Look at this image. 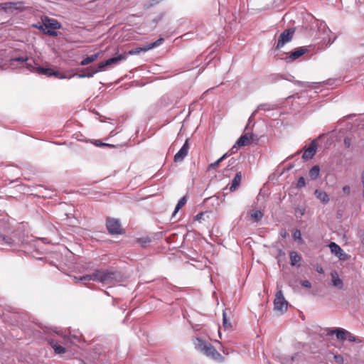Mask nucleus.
Listing matches in <instances>:
<instances>
[{
	"mask_svg": "<svg viewBox=\"0 0 364 364\" xmlns=\"http://www.w3.org/2000/svg\"><path fill=\"white\" fill-rule=\"evenodd\" d=\"M162 41H163V38H160V39L156 41L155 42L149 43L144 47H139V48L132 49L128 53H127V55H133L139 54L142 52L145 53L152 48H154L159 46L161 43Z\"/></svg>",
	"mask_w": 364,
	"mask_h": 364,
	"instance_id": "7",
	"label": "nucleus"
},
{
	"mask_svg": "<svg viewBox=\"0 0 364 364\" xmlns=\"http://www.w3.org/2000/svg\"><path fill=\"white\" fill-rule=\"evenodd\" d=\"M96 73H97V71L92 70V71L89 72V73H83V74H78L77 75V77L79 78H85V77H88L89 78V77H93L94 75L96 74Z\"/></svg>",
	"mask_w": 364,
	"mask_h": 364,
	"instance_id": "32",
	"label": "nucleus"
},
{
	"mask_svg": "<svg viewBox=\"0 0 364 364\" xmlns=\"http://www.w3.org/2000/svg\"><path fill=\"white\" fill-rule=\"evenodd\" d=\"M331 277L332 285L335 287H337L339 289H342L343 287V282L342 279L339 278L337 272H332L331 273Z\"/></svg>",
	"mask_w": 364,
	"mask_h": 364,
	"instance_id": "15",
	"label": "nucleus"
},
{
	"mask_svg": "<svg viewBox=\"0 0 364 364\" xmlns=\"http://www.w3.org/2000/svg\"><path fill=\"white\" fill-rule=\"evenodd\" d=\"M186 196H183L178 202V203L175 208V210L173 211V215H175L176 214V213L186 204Z\"/></svg>",
	"mask_w": 364,
	"mask_h": 364,
	"instance_id": "26",
	"label": "nucleus"
},
{
	"mask_svg": "<svg viewBox=\"0 0 364 364\" xmlns=\"http://www.w3.org/2000/svg\"><path fill=\"white\" fill-rule=\"evenodd\" d=\"M334 360L338 363H343L344 361L343 357L341 355H334Z\"/></svg>",
	"mask_w": 364,
	"mask_h": 364,
	"instance_id": "37",
	"label": "nucleus"
},
{
	"mask_svg": "<svg viewBox=\"0 0 364 364\" xmlns=\"http://www.w3.org/2000/svg\"><path fill=\"white\" fill-rule=\"evenodd\" d=\"M250 141V139L247 134L241 136L237 141V144L240 146H245Z\"/></svg>",
	"mask_w": 364,
	"mask_h": 364,
	"instance_id": "24",
	"label": "nucleus"
},
{
	"mask_svg": "<svg viewBox=\"0 0 364 364\" xmlns=\"http://www.w3.org/2000/svg\"><path fill=\"white\" fill-rule=\"evenodd\" d=\"M193 343L195 349L204 355L218 362L223 361L224 358L209 342L197 337L193 340Z\"/></svg>",
	"mask_w": 364,
	"mask_h": 364,
	"instance_id": "1",
	"label": "nucleus"
},
{
	"mask_svg": "<svg viewBox=\"0 0 364 364\" xmlns=\"http://www.w3.org/2000/svg\"><path fill=\"white\" fill-rule=\"evenodd\" d=\"M55 333L60 336V341L50 339L49 343L57 354H63L66 351L67 345L72 343V337L66 335L62 331H55Z\"/></svg>",
	"mask_w": 364,
	"mask_h": 364,
	"instance_id": "3",
	"label": "nucleus"
},
{
	"mask_svg": "<svg viewBox=\"0 0 364 364\" xmlns=\"http://www.w3.org/2000/svg\"><path fill=\"white\" fill-rule=\"evenodd\" d=\"M228 156V154H225L224 155H223L220 159H218L216 161H215L214 163H212L210 164L209 166H208V169H211V168H215L217 166H218V164L223 161Z\"/></svg>",
	"mask_w": 364,
	"mask_h": 364,
	"instance_id": "28",
	"label": "nucleus"
},
{
	"mask_svg": "<svg viewBox=\"0 0 364 364\" xmlns=\"http://www.w3.org/2000/svg\"><path fill=\"white\" fill-rule=\"evenodd\" d=\"M43 21L45 22L46 28H45V34H48L51 36H57L58 32L56 30L61 28V24L54 18H50L47 16L43 17Z\"/></svg>",
	"mask_w": 364,
	"mask_h": 364,
	"instance_id": "5",
	"label": "nucleus"
},
{
	"mask_svg": "<svg viewBox=\"0 0 364 364\" xmlns=\"http://www.w3.org/2000/svg\"><path fill=\"white\" fill-rule=\"evenodd\" d=\"M296 85H301V86H302V87H306V86H309V83H308V82H302L296 81Z\"/></svg>",
	"mask_w": 364,
	"mask_h": 364,
	"instance_id": "43",
	"label": "nucleus"
},
{
	"mask_svg": "<svg viewBox=\"0 0 364 364\" xmlns=\"http://www.w3.org/2000/svg\"><path fill=\"white\" fill-rule=\"evenodd\" d=\"M290 261L291 265L292 266H299V263L301 259V256L296 252H290Z\"/></svg>",
	"mask_w": 364,
	"mask_h": 364,
	"instance_id": "20",
	"label": "nucleus"
},
{
	"mask_svg": "<svg viewBox=\"0 0 364 364\" xmlns=\"http://www.w3.org/2000/svg\"><path fill=\"white\" fill-rule=\"evenodd\" d=\"M0 9L6 12H13L14 10H23V4L22 2H6L0 4Z\"/></svg>",
	"mask_w": 364,
	"mask_h": 364,
	"instance_id": "10",
	"label": "nucleus"
},
{
	"mask_svg": "<svg viewBox=\"0 0 364 364\" xmlns=\"http://www.w3.org/2000/svg\"><path fill=\"white\" fill-rule=\"evenodd\" d=\"M363 197H364V186H363Z\"/></svg>",
	"mask_w": 364,
	"mask_h": 364,
	"instance_id": "50",
	"label": "nucleus"
},
{
	"mask_svg": "<svg viewBox=\"0 0 364 364\" xmlns=\"http://www.w3.org/2000/svg\"><path fill=\"white\" fill-rule=\"evenodd\" d=\"M242 180V173L240 171H237L231 183L230 191H236L240 186V182Z\"/></svg>",
	"mask_w": 364,
	"mask_h": 364,
	"instance_id": "18",
	"label": "nucleus"
},
{
	"mask_svg": "<svg viewBox=\"0 0 364 364\" xmlns=\"http://www.w3.org/2000/svg\"><path fill=\"white\" fill-rule=\"evenodd\" d=\"M100 56V53H97L96 54H94V55H90V56H87L85 58H84L81 63H80V65H87L91 63H92L93 61H95V60H97L98 58V57Z\"/></svg>",
	"mask_w": 364,
	"mask_h": 364,
	"instance_id": "22",
	"label": "nucleus"
},
{
	"mask_svg": "<svg viewBox=\"0 0 364 364\" xmlns=\"http://www.w3.org/2000/svg\"><path fill=\"white\" fill-rule=\"evenodd\" d=\"M320 173V168L318 166H314L309 171V176L311 179L316 180L318 178Z\"/></svg>",
	"mask_w": 364,
	"mask_h": 364,
	"instance_id": "23",
	"label": "nucleus"
},
{
	"mask_svg": "<svg viewBox=\"0 0 364 364\" xmlns=\"http://www.w3.org/2000/svg\"><path fill=\"white\" fill-rule=\"evenodd\" d=\"M274 109V105H273L268 104V103L261 104L257 107V109L252 113L249 120H250L252 117H254L256 112H257L258 111H260V110L270 111Z\"/></svg>",
	"mask_w": 364,
	"mask_h": 364,
	"instance_id": "19",
	"label": "nucleus"
},
{
	"mask_svg": "<svg viewBox=\"0 0 364 364\" xmlns=\"http://www.w3.org/2000/svg\"><path fill=\"white\" fill-rule=\"evenodd\" d=\"M307 51V49L304 47H299L296 48L294 51H292L290 53V54L286 57L285 60L287 62H291L294 61L301 56H302Z\"/></svg>",
	"mask_w": 364,
	"mask_h": 364,
	"instance_id": "13",
	"label": "nucleus"
},
{
	"mask_svg": "<svg viewBox=\"0 0 364 364\" xmlns=\"http://www.w3.org/2000/svg\"><path fill=\"white\" fill-rule=\"evenodd\" d=\"M75 282H80L83 281L92 280L103 284H111L116 280V275L114 272L110 271L96 270L92 274H86L82 277H74Z\"/></svg>",
	"mask_w": 364,
	"mask_h": 364,
	"instance_id": "2",
	"label": "nucleus"
},
{
	"mask_svg": "<svg viewBox=\"0 0 364 364\" xmlns=\"http://www.w3.org/2000/svg\"><path fill=\"white\" fill-rule=\"evenodd\" d=\"M127 54L126 52H124L122 54L117 55L115 57L107 59L106 60L105 65H109V66H110V65H112L114 64H117L119 62H121L122 60L127 59Z\"/></svg>",
	"mask_w": 364,
	"mask_h": 364,
	"instance_id": "16",
	"label": "nucleus"
},
{
	"mask_svg": "<svg viewBox=\"0 0 364 364\" xmlns=\"http://www.w3.org/2000/svg\"><path fill=\"white\" fill-rule=\"evenodd\" d=\"M107 228L112 235H118L122 233L121 224L119 220L114 218H108L107 220Z\"/></svg>",
	"mask_w": 364,
	"mask_h": 364,
	"instance_id": "8",
	"label": "nucleus"
},
{
	"mask_svg": "<svg viewBox=\"0 0 364 364\" xmlns=\"http://www.w3.org/2000/svg\"><path fill=\"white\" fill-rule=\"evenodd\" d=\"M296 213L300 214L301 215H303L305 213V210L303 208H297L296 209Z\"/></svg>",
	"mask_w": 364,
	"mask_h": 364,
	"instance_id": "40",
	"label": "nucleus"
},
{
	"mask_svg": "<svg viewBox=\"0 0 364 364\" xmlns=\"http://www.w3.org/2000/svg\"><path fill=\"white\" fill-rule=\"evenodd\" d=\"M329 248L333 254L337 256L340 259H343L346 257V253L336 243L331 242L329 244Z\"/></svg>",
	"mask_w": 364,
	"mask_h": 364,
	"instance_id": "14",
	"label": "nucleus"
},
{
	"mask_svg": "<svg viewBox=\"0 0 364 364\" xmlns=\"http://www.w3.org/2000/svg\"><path fill=\"white\" fill-rule=\"evenodd\" d=\"M106 60L104 62H101L98 64L97 68L93 70V71H97V73L102 71L105 67L109 66V65H105Z\"/></svg>",
	"mask_w": 364,
	"mask_h": 364,
	"instance_id": "35",
	"label": "nucleus"
},
{
	"mask_svg": "<svg viewBox=\"0 0 364 364\" xmlns=\"http://www.w3.org/2000/svg\"><path fill=\"white\" fill-rule=\"evenodd\" d=\"M346 339L350 342H359L357 337H355L354 335L350 333V332L347 331V333L346 335Z\"/></svg>",
	"mask_w": 364,
	"mask_h": 364,
	"instance_id": "33",
	"label": "nucleus"
},
{
	"mask_svg": "<svg viewBox=\"0 0 364 364\" xmlns=\"http://www.w3.org/2000/svg\"><path fill=\"white\" fill-rule=\"evenodd\" d=\"M361 180H362V182L364 181V171L361 174Z\"/></svg>",
	"mask_w": 364,
	"mask_h": 364,
	"instance_id": "45",
	"label": "nucleus"
},
{
	"mask_svg": "<svg viewBox=\"0 0 364 364\" xmlns=\"http://www.w3.org/2000/svg\"><path fill=\"white\" fill-rule=\"evenodd\" d=\"M344 144H345L346 147L350 148L351 146V139L349 137H346L344 139Z\"/></svg>",
	"mask_w": 364,
	"mask_h": 364,
	"instance_id": "39",
	"label": "nucleus"
},
{
	"mask_svg": "<svg viewBox=\"0 0 364 364\" xmlns=\"http://www.w3.org/2000/svg\"><path fill=\"white\" fill-rule=\"evenodd\" d=\"M251 217L256 221L261 220L263 217V213L259 210H252L251 212Z\"/></svg>",
	"mask_w": 364,
	"mask_h": 364,
	"instance_id": "25",
	"label": "nucleus"
},
{
	"mask_svg": "<svg viewBox=\"0 0 364 364\" xmlns=\"http://www.w3.org/2000/svg\"><path fill=\"white\" fill-rule=\"evenodd\" d=\"M317 142L316 140H314L311 145L304 150L302 158L304 160H309L313 158L316 154L317 150Z\"/></svg>",
	"mask_w": 364,
	"mask_h": 364,
	"instance_id": "12",
	"label": "nucleus"
},
{
	"mask_svg": "<svg viewBox=\"0 0 364 364\" xmlns=\"http://www.w3.org/2000/svg\"><path fill=\"white\" fill-rule=\"evenodd\" d=\"M361 242L364 245V235L361 237Z\"/></svg>",
	"mask_w": 364,
	"mask_h": 364,
	"instance_id": "46",
	"label": "nucleus"
},
{
	"mask_svg": "<svg viewBox=\"0 0 364 364\" xmlns=\"http://www.w3.org/2000/svg\"><path fill=\"white\" fill-rule=\"evenodd\" d=\"M317 271L320 273H322L323 272V269L322 268H320V269H317Z\"/></svg>",
	"mask_w": 364,
	"mask_h": 364,
	"instance_id": "47",
	"label": "nucleus"
},
{
	"mask_svg": "<svg viewBox=\"0 0 364 364\" xmlns=\"http://www.w3.org/2000/svg\"><path fill=\"white\" fill-rule=\"evenodd\" d=\"M274 310L284 313L287 310L288 302L285 299L282 287L277 285V291L275 294V299L274 301Z\"/></svg>",
	"mask_w": 364,
	"mask_h": 364,
	"instance_id": "4",
	"label": "nucleus"
},
{
	"mask_svg": "<svg viewBox=\"0 0 364 364\" xmlns=\"http://www.w3.org/2000/svg\"><path fill=\"white\" fill-rule=\"evenodd\" d=\"M95 144L96 146H111L110 144H108L102 143V142H100V141H98V140H96V141H95Z\"/></svg>",
	"mask_w": 364,
	"mask_h": 364,
	"instance_id": "41",
	"label": "nucleus"
},
{
	"mask_svg": "<svg viewBox=\"0 0 364 364\" xmlns=\"http://www.w3.org/2000/svg\"><path fill=\"white\" fill-rule=\"evenodd\" d=\"M283 237L286 236V233H282Z\"/></svg>",
	"mask_w": 364,
	"mask_h": 364,
	"instance_id": "49",
	"label": "nucleus"
},
{
	"mask_svg": "<svg viewBox=\"0 0 364 364\" xmlns=\"http://www.w3.org/2000/svg\"><path fill=\"white\" fill-rule=\"evenodd\" d=\"M306 185V181H305V178L302 176L299 177V179H298V181H297V187L298 188H303Z\"/></svg>",
	"mask_w": 364,
	"mask_h": 364,
	"instance_id": "36",
	"label": "nucleus"
},
{
	"mask_svg": "<svg viewBox=\"0 0 364 364\" xmlns=\"http://www.w3.org/2000/svg\"><path fill=\"white\" fill-rule=\"evenodd\" d=\"M294 29L289 28L284 30L279 36L276 49L282 48L286 43L290 42L293 38Z\"/></svg>",
	"mask_w": 364,
	"mask_h": 364,
	"instance_id": "6",
	"label": "nucleus"
},
{
	"mask_svg": "<svg viewBox=\"0 0 364 364\" xmlns=\"http://www.w3.org/2000/svg\"><path fill=\"white\" fill-rule=\"evenodd\" d=\"M314 195L317 199H318L322 203L326 204L329 202L330 198L326 192L316 189L314 192Z\"/></svg>",
	"mask_w": 364,
	"mask_h": 364,
	"instance_id": "17",
	"label": "nucleus"
},
{
	"mask_svg": "<svg viewBox=\"0 0 364 364\" xmlns=\"http://www.w3.org/2000/svg\"><path fill=\"white\" fill-rule=\"evenodd\" d=\"M223 328L225 329V330H228L231 328V324L230 323H229L228 321V319L226 318V314H225V312L223 311Z\"/></svg>",
	"mask_w": 364,
	"mask_h": 364,
	"instance_id": "29",
	"label": "nucleus"
},
{
	"mask_svg": "<svg viewBox=\"0 0 364 364\" xmlns=\"http://www.w3.org/2000/svg\"><path fill=\"white\" fill-rule=\"evenodd\" d=\"M36 70H37V72L39 74L45 75H47L48 77L54 76V77H55L57 78H59V79L71 78L73 77V75H70V76L68 77V76H66L65 75H62L58 71H55L54 70L50 69V68H41V67H38L36 68ZM74 75H73V76Z\"/></svg>",
	"mask_w": 364,
	"mask_h": 364,
	"instance_id": "9",
	"label": "nucleus"
},
{
	"mask_svg": "<svg viewBox=\"0 0 364 364\" xmlns=\"http://www.w3.org/2000/svg\"><path fill=\"white\" fill-rule=\"evenodd\" d=\"M293 237L295 240L296 241H301L302 238H301V231L298 229H295L293 232Z\"/></svg>",
	"mask_w": 364,
	"mask_h": 364,
	"instance_id": "31",
	"label": "nucleus"
},
{
	"mask_svg": "<svg viewBox=\"0 0 364 364\" xmlns=\"http://www.w3.org/2000/svg\"><path fill=\"white\" fill-rule=\"evenodd\" d=\"M350 188L348 186H345L343 187V191L346 194H349Z\"/></svg>",
	"mask_w": 364,
	"mask_h": 364,
	"instance_id": "42",
	"label": "nucleus"
},
{
	"mask_svg": "<svg viewBox=\"0 0 364 364\" xmlns=\"http://www.w3.org/2000/svg\"><path fill=\"white\" fill-rule=\"evenodd\" d=\"M362 183H363V187H364V181H363Z\"/></svg>",
	"mask_w": 364,
	"mask_h": 364,
	"instance_id": "51",
	"label": "nucleus"
},
{
	"mask_svg": "<svg viewBox=\"0 0 364 364\" xmlns=\"http://www.w3.org/2000/svg\"><path fill=\"white\" fill-rule=\"evenodd\" d=\"M300 283L303 287L306 288L310 289L311 287V284L308 280H302Z\"/></svg>",
	"mask_w": 364,
	"mask_h": 364,
	"instance_id": "38",
	"label": "nucleus"
},
{
	"mask_svg": "<svg viewBox=\"0 0 364 364\" xmlns=\"http://www.w3.org/2000/svg\"><path fill=\"white\" fill-rule=\"evenodd\" d=\"M320 30H323L325 31L326 35V36H323V38L325 39L326 38L328 37V42L331 44L334 41L336 38L334 37L332 41H331V38L329 37V34L331 32V31L328 28H326V24H323V25L321 24V26H320Z\"/></svg>",
	"mask_w": 364,
	"mask_h": 364,
	"instance_id": "27",
	"label": "nucleus"
},
{
	"mask_svg": "<svg viewBox=\"0 0 364 364\" xmlns=\"http://www.w3.org/2000/svg\"><path fill=\"white\" fill-rule=\"evenodd\" d=\"M28 60V58L27 56H22V57H16L11 59V61H17L20 63H25Z\"/></svg>",
	"mask_w": 364,
	"mask_h": 364,
	"instance_id": "34",
	"label": "nucleus"
},
{
	"mask_svg": "<svg viewBox=\"0 0 364 364\" xmlns=\"http://www.w3.org/2000/svg\"><path fill=\"white\" fill-rule=\"evenodd\" d=\"M283 237L286 236V233H282Z\"/></svg>",
	"mask_w": 364,
	"mask_h": 364,
	"instance_id": "48",
	"label": "nucleus"
},
{
	"mask_svg": "<svg viewBox=\"0 0 364 364\" xmlns=\"http://www.w3.org/2000/svg\"><path fill=\"white\" fill-rule=\"evenodd\" d=\"M203 215V213H200L196 215V220H200Z\"/></svg>",
	"mask_w": 364,
	"mask_h": 364,
	"instance_id": "44",
	"label": "nucleus"
},
{
	"mask_svg": "<svg viewBox=\"0 0 364 364\" xmlns=\"http://www.w3.org/2000/svg\"><path fill=\"white\" fill-rule=\"evenodd\" d=\"M336 333V338L338 340H346V335L347 333V331L343 328H336L335 330L332 331L329 334H333Z\"/></svg>",
	"mask_w": 364,
	"mask_h": 364,
	"instance_id": "21",
	"label": "nucleus"
},
{
	"mask_svg": "<svg viewBox=\"0 0 364 364\" xmlns=\"http://www.w3.org/2000/svg\"><path fill=\"white\" fill-rule=\"evenodd\" d=\"M41 20H43V18H41ZM33 27L38 28V30L41 31L45 33V28H46V26L43 21H42L41 22H38L37 23L34 24Z\"/></svg>",
	"mask_w": 364,
	"mask_h": 364,
	"instance_id": "30",
	"label": "nucleus"
},
{
	"mask_svg": "<svg viewBox=\"0 0 364 364\" xmlns=\"http://www.w3.org/2000/svg\"><path fill=\"white\" fill-rule=\"evenodd\" d=\"M189 150V144H188V139H186L181 149L175 154L174 156V161L181 162L183 161L185 157L188 155Z\"/></svg>",
	"mask_w": 364,
	"mask_h": 364,
	"instance_id": "11",
	"label": "nucleus"
}]
</instances>
